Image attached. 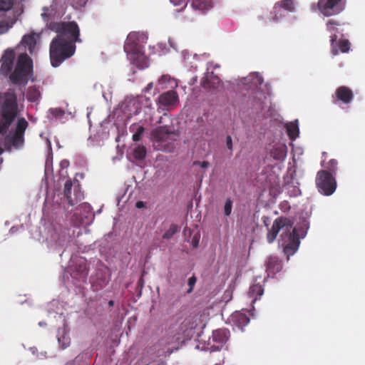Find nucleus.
I'll list each match as a JSON object with an SVG mask.
<instances>
[{
    "mask_svg": "<svg viewBox=\"0 0 365 365\" xmlns=\"http://www.w3.org/2000/svg\"><path fill=\"white\" fill-rule=\"evenodd\" d=\"M38 38L39 35L38 34L31 32L30 34L24 36L21 40V43L28 49L29 53L32 54Z\"/></svg>",
    "mask_w": 365,
    "mask_h": 365,
    "instance_id": "f3484780",
    "label": "nucleus"
},
{
    "mask_svg": "<svg viewBox=\"0 0 365 365\" xmlns=\"http://www.w3.org/2000/svg\"><path fill=\"white\" fill-rule=\"evenodd\" d=\"M293 222L286 217L277 218L269 230L267 239L269 243L273 242L280 230H282V245L285 255L289 257L298 250L300 241L296 227H293Z\"/></svg>",
    "mask_w": 365,
    "mask_h": 365,
    "instance_id": "f03ea898",
    "label": "nucleus"
},
{
    "mask_svg": "<svg viewBox=\"0 0 365 365\" xmlns=\"http://www.w3.org/2000/svg\"><path fill=\"white\" fill-rule=\"evenodd\" d=\"M284 16L285 14L283 12L282 9L277 4V3H276L274 5L272 11L270 13L271 20L273 22L277 23Z\"/></svg>",
    "mask_w": 365,
    "mask_h": 365,
    "instance_id": "bb28decb",
    "label": "nucleus"
},
{
    "mask_svg": "<svg viewBox=\"0 0 365 365\" xmlns=\"http://www.w3.org/2000/svg\"><path fill=\"white\" fill-rule=\"evenodd\" d=\"M193 165H200L201 168H204V169H206L208 168L209 166V163L207 162V161H202V162H200V161H198V160H196L193 163Z\"/></svg>",
    "mask_w": 365,
    "mask_h": 365,
    "instance_id": "37998d69",
    "label": "nucleus"
},
{
    "mask_svg": "<svg viewBox=\"0 0 365 365\" xmlns=\"http://www.w3.org/2000/svg\"><path fill=\"white\" fill-rule=\"evenodd\" d=\"M197 282V278L195 275H192L191 277L188 279V285L190 287V289L187 290V293H190L193 290V287Z\"/></svg>",
    "mask_w": 365,
    "mask_h": 365,
    "instance_id": "ea45409f",
    "label": "nucleus"
},
{
    "mask_svg": "<svg viewBox=\"0 0 365 365\" xmlns=\"http://www.w3.org/2000/svg\"><path fill=\"white\" fill-rule=\"evenodd\" d=\"M277 3L282 9L288 12H293L295 10L294 0H281Z\"/></svg>",
    "mask_w": 365,
    "mask_h": 365,
    "instance_id": "cd10ccee",
    "label": "nucleus"
},
{
    "mask_svg": "<svg viewBox=\"0 0 365 365\" xmlns=\"http://www.w3.org/2000/svg\"><path fill=\"white\" fill-rule=\"evenodd\" d=\"M232 208V201L228 198L226 200L224 206V214L225 216H229L231 214Z\"/></svg>",
    "mask_w": 365,
    "mask_h": 365,
    "instance_id": "4c0bfd02",
    "label": "nucleus"
},
{
    "mask_svg": "<svg viewBox=\"0 0 365 365\" xmlns=\"http://www.w3.org/2000/svg\"><path fill=\"white\" fill-rule=\"evenodd\" d=\"M108 305L110 307H113L114 305V301L113 300H109L108 301Z\"/></svg>",
    "mask_w": 365,
    "mask_h": 365,
    "instance_id": "09e8293b",
    "label": "nucleus"
},
{
    "mask_svg": "<svg viewBox=\"0 0 365 365\" xmlns=\"http://www.w3.org/2000/svg\"><path fill=\"white\" fill-rule=\"evenodd\" d=\"M286 130L291 140H295L299 135V130L297 121L290 122L286 125Z\"/></svg>",
    "mask_w": 365,
    "mask_h": 365,
    "instance_id": "a878e982",
    "label": "nucleus"
},
{
    "mask_svg": "<svg viewBox=\"0 0 365 365\" xmlns=\"http://www.w3.org/2000/svg\"><path fill=\"white\" fill-rule=\"evenodd\" d=\"M173 339L174 336H168L161 339L158 342V344L155 345L158 348H161V346H163V348L160 350V352L158 354L160 356H166L167 354H170L173 352V349L175 348L174 346H171Z\"/></svg>",
    "mask_w": 365,
    "mask_h": 365,
    "instance_id": "4468645a",
    "label": "nucleus"
},
{
    "mask_svg": "<svg viewBox=\"0 0 365 365\" xmlns=\"http://www.w3.org/2000/svg\"><path fill=\"white\" fill-rule=\"evenodd\" d=\"M231 321L234 325L242 329L250 322V318L245 313L236 312L231 315Z\"/></svg>",
    "mask_w": 365,
    "mask_h": 365,
    "instance_id": "a211bd4d",
    "label": "nucleus"
},
{
    "mask_svg": "<svg viewBox=\"0 0 365 365\" xmlns=\"http://www.w3.org/2000/svg\"><path fill=\"white\" fill-rule=\"evenodd\" d=\"M29 126V123L24 118L18 119L14 132L24 135L25 131Z\"/></svg>",
    "mask_w": 365,
    "mask_h": 365,
    "instance_id": "c85d7f7f",
    "label": "nucleus"
},
{
    "mask_svg": "<svg viewBox=\"0 0 365 365\" xmlns=\"http://www.w3.org/2000/svg\"><path fill=\"white\" fill-rule=\"evenodd\" d=\"M48 29L57 34L50 43V60L53 67L59 66L71 57L76 51V42H80V30L75 21H51Z\"/></svg>",
    "mask_w": 365,
    "mask_h": 365,
    "instance_id": "f257e3e1",
    "label": "nucleus"
},
{
    "mask_svg": "<svg viewBox=\"0 0 365 365\" xmlns=\"http://www.w3.org/2000/svg\"><path fill=\"white\" fill-rule=\"evenodd\" d=\"M152 86H153L152 83H149V84H148V86H146V88H145V91H148L150 89H151V88H152Z\"/></svg>",
    "mask_w": 365,
    "mask_h": 365,
    "instance_id": "de8ad7c7",
    "label": "nucleus"
},
{
    "mask_svg": "<svg viewBox=\"0 0 365 365\" xmlns=\"http://www.w3.org/2000/svg\"><path fill=\"white\" fill-rule=\"evenodd\" d=\"M220 83V79L213 72L207 73L202 78L201 86L203 88L207 91H211L217 88Z\"/></svg>",
    "mask_w": 365,
    "mask_h": 365,
    "instance_id": "f8f14e48",
    "label": "nucleus"
},
{
    "mask_svg": "<svg viewBox=\"0 0 365 365\" xmlns=\"http://www.w3.org/2000/svg\"><path fill=\"white\" fill-rule=\"evenodd\" d=\"M124 51L128 54L139 55L142 53V48L139 44V34L137 32H130L125 41Z\"/></svg>",
    "mask_w": 365,
    "mask_h": 365,
    "instance_id": "423d86ee",
    "label": "nucleus"
},
{
    "mask_svg": "<svg viewBox=\"0 0 365 365\" xmlns=\"http://www.w3.org/2000/svg\"><path fill=\"white\" fill-rule=\"evenodd\" d=\"M263 78L257 73H252L242 80V83L247 86L249 88H258L263 83Z\"/></svg>",
    "mask_w": 365,
    "mask_h": 365,
    "instance_id": "2eb2a0df",
    "label": "nucleus"
},
{
    "mask_svg": "<svg viewBox=\"0 0 365 365\" xmlns=\"http://www.w3.org/2000/svg\"><path fill=\"white\" fill-rule=\"evenodd\" d=\"M145 202L143 201H138L135 204V207L138 208H143L145 207Z\"/></svg>",
    "mask_w": 365,
    "mask_h": 365,
    "instance_id": "49530a36",
    "label": "nucleus"
},
{
    "mask_svg": "<svg viewBox=\"0 0 365 365\" xmlns=\"http://www.w3.org/2000/svg\"><path fill=\"white\" fill-rule=\"evenodd\" d=\"M58 341L62 349L68 347L71 342L70 338L66 336L64 331H62L61 336H58Z\"/></svg>",
    "mask_w": 365,
    "mask_h": 365,
    "instance_id": "72a5a7b5",
    "label": "nucleus"
},
{
    "mask_svg": "<svg viewBox=\"0 0 365 365\" xmlns=\"http://www.w3.org/2000/svg\"><path fill=\"white\" fill-rule=\"evenodd\" d=\"M334 97L336 101L349 104L354 99V93L349 88L341 86L336 89Z\"/></svg>",
    "mask_w": 365,
    "mask_h": 365,
    "instance_id": "9b49d317",
    "label": "nucleus"
},
{
    "mask_svg": "<svg viewBox=\"0 0 365 365\" xmlns=\"http://www.w3.org/2000/svg\"><path fill=\"white\" fill-rule=\"evenodd\" d=\"M264 294V289L259 283L253 284L248 291V297L251 299L252 303H255Z\"/></svg>",
    "mask_w": 365,
    "mask_h": 365,
    "instance_id": "412c9836",
    "label": "nucleus"
},
{
    "mask_svg": "<svg viewBox=\"0 0 365 365\" xmlns=\"http://www.w3.org/2000/svg\"><path fill=\"white\" fill-rule=\"evenodd\" d=\"M72 182L71 180H67L64 184L63 193L66 197L68 200L71 199V189H72Z\"/></svg>",
    "mask_w": 365,
    "mask_h": 365,
    "instance_id": "f704fd0d",
    "label": "nucleus"
},
{
    "mask_svg": "<svg viewBox=\"0 0 365 365\" xmlns=\"http://www.w3.org/2000/svg\"><path fill=\"white\" fill-rule=\"evenodd\" d=\"M26 96L28 101L38 103L41 98V94L39 91V88L36 86L29 87Z\"/></svg>",
    "mask_w": 365,
    "mask_h": 365,
    "instance_id": "5701e85b",
    "label": "nucleus"
},
{
    "mask_svg": "<svg viewBox=\"0 0 365 365\" xmlns=\"http://www.w3.org/2000/svg\"><path fill=\"white\" fill-rule=\"evenodd\" d=\"M9 29L7 24L0 22V35L6 33Z\"/></svg>",
    "mask_w": 365,
    "mask_h": 365,
    "instance_id": "a19ab883",
    "label": "nucleus"
},
{
    "mask_svg": "<svg viewBox=\"0 0 365 365\" xmlns=\"http://www.w3.org/2000/svg\"><path fill=\"white\" fill-rule=\"evenodd\" d=\"M337 164L338 163L336 160L331 159L327 163L326 165H322V166L328 169L333 175V173H335L336 171Z\"/></svg>",
    "mask_w": 365,
    "mask_h": 365,
    "instance_id": "c9c22d12",
    "label": "nucleus"
},
{
    "mask_svg": "<svg viewBox=\"0 0 365 365\" xmlns=\"http://www.w3.org/2000/svg\"><path fill=\"white\" fill-rule=\"evenodd\" d=\"M331 42V52L332 55L336 56L339 51L341 53H346L350 48V42L347 39H339L337 40L336 34H331L330 36Z\"/></svg>",
    "mask_w": 365,
    "mask_h": 365,
    "instance_id": "6e6552de",
    "label": "nucleus"
},
{
    "mask_svg": "<svg viewBox=\"0 0 365 365\" xmlns=\"http://www.w3.org/2000/svg\"><path fill=\"white\" fill-rule=\"evenodd\" d=\"M226 145L228 150H232L233 145H232V139L230 135H227L226 137Z\"/></svg>",
    "mask_w": 365,
    "mask_h": 365,
    "instance_id": "79ce46f5",
    "label": "nucleus"
},
{
    "mask_svg": "<svg viewBox=\"0 0 365 365\" xmlns=\"http://www.w3.org/2000/svg\"><path fill=\"white\" fill-rule=\"evenodd\" d=\"M191 6L195 11L203 14L212 8V3L210 0H190Z\"/></svg>",
    "mask_w": 365,
    "mask_h": 365,
    "instance_id": "4be33fe9",
    "label": "nucleus"
},
{
    "mask_svg": "<svg viewBox=\"0 0 365 365\" xmlns=\"http://www.w3.org/2000/svg\"><path fill=\"white\" fill-rule=\"evenodd\" d=\"M175 133L168 126H159L156 128L153 129L151 133V135L154 140L158 142H165L168 140H173L171 138L172 135H174Z\"/></svg>",
    "mask_w": 365,
    "mask_h": 365,
    "instance_id": "9d476101",
    "label": "nucleus"
},
{
    "mask_svg": "<svg viewBox=\"0 0 365 365\" xmlns=\"http://www.w3.org/2000/svg\"><path fill=\"white\" fill-rule=\"evenodd\" d=\"M133 157L138 160H143L146 156V148L143 145H139L136 147L133 150Z\"/></svg>",
    "mask_w": 365,
    "mask_h": 365,
    "instance_id": "c756f323",
    "label": "nucleus"
},
{
    "mask_svg": "<svg viewBox=\"0 0 365 365\" xmlns=\"http://www.w3.org/2000/svg\"><path fill=\"white\" fill-rule=\"evenodd\" d=\"M178 231V226L175 224L170 225L169 229L163 235V239H170Z\"/></svg>",
    "mask_w": 365,
    "mask_h": 365,
    "instance_id": "7c9ffc66",
    "label": "nucleus"
},
{
    "mask_svg": "<svg viewBox=\"0 0 365 365\" xmlns=\"http://www.w3.org/2000/svg\"><path fill=\"white\" fill-rule=\"evenodd\" d=\"M316 185L321 194L329 196L336 190V181L330 172L322 170L317 174Z\"/></svg>",
    "mask_w": 365,
    "mask_h": 365,
    "instance_id": "20e7f679",
    "label": "nucleus"
},
{
    "mask_svg": "<svg viewBox=\"0 0 365 365\" xmlns=\"http://www.w3.org/2000/svg\"><path fill=\"white\" fill-rule=\"evenodd\" d=\"M346 0H319L318 8L325 16L337 15L345 9Z\"/></svg>",
    "mask_w": 365,
    "mask_h": 365,
    "instance_id": "39448f33",
    "label": "nucleus"
},
{
    "mask_svg": "<svg viewBox=\"0 0 365 365\" xmlns=\"http://www.w3.org/2000/svg\"><path fill=\"white\" fill-rule=\"evenodd\" d=\"M262 220H263L264 225L266 227H268L269 225V220H270L269 217H267V216H264V217H262Z\"/></svg>",
    "mask_w": 365,
    "mask_h": 365,
    "instance_id": "a18cd8bd",
    "label": "nucleus"
},
{
    "mask_svg": "<svg viewBox=\"0 0 365 365\" xmlns=\"http://www.w3.org/2000/svg\"><path fill=\"white\" fill-rule=\"evenodd\" d=\"M340 25L341 24L339 21L334 19H329L326 24L327 30L331 34H334L333 32L336 31L337 30L336 27Z\"/></svg>",
    "mask_w": 365,
    "mask_h": 365,
    "instance_id": "473e14b6",
    "label": "nucleus"
},
{
    "mask_svg": "<svg viewBox=\"0 0 365 365\" xmlns=\"http://www.w3.org/2000/svg\"><path fill=\"white\" fill-rule=\"evenodd\" d=\"M6 143L16 149L21 148L24 143V135L16 132H10L5 138Z\"/></svg>",
    "mask_w": 365,
    "mask_h": 365,
    "instance_id": "dca6fc26",
    "label": "nucleus"
},
{
    "mask_svg": "<svg viewBox=\"0 0 365 365\" xmlns=\"http://www.w3.org/2000/svg\"><path fill=\"white\" fill-rule=\"evenodd\" d=\"M170 2L175 6H180L184 5L180 9H175L174 11V14L176 18L180 19L182 21L192 20V18L188 17L187 15H182L181 13L185 14L187 13L186 10V4H185V0H170Z\"/></svg>",
    "mask_w": 365,
    "mask_h": 365,
    "instance_id": "aec40b11",
    "label": "nucleus"
},
{
    "mask_svg": "<svg viewBox=\"0 0 365 365\" xmlns=\"http://www.w3.org/2000/svg\"><path fill=\"white\" fill-rule=\"evenodd\" d=\"M76 271L79 273L80 278L84 280L88 274V269L86 267V264L84 262H82L79 265L78 267L76 269Z\"/></svg>",
    "mask_w": 365,
    "mask_h": 365,
    "instance_id": "2f4dec72",
    "label": "nucleus"
},
{
    "mask_svg": "<svg viewBox=\"0 0 365 365\" xmlns=\"http://www.w3.org/2000/svg\"><path fill=\"white\" fill-rule=\"evenodd\" d=\"M230 331L226 329H220L213 331L212 339L220 344H225L229 339Z\"/></svg>",
    "mask_w": 365,
    "mask_h": 365,
    "instance_id": "b1692460",
    "label": "nucleus"
},
{
    "mask_svg": "<svg viewBox=\"0 0 365 365\" xmlns=\"http://www.w3.org/2000/svg\"><path fill=\"white\" fill-rule=\"evenodd\" d=\"M15 57L16 54L13 49L8 48L4 51L0 59V71L3 76H8L12 71Z\"/></svg>",
    "mask_w": 365,
    "mask_h": 365,
    "instance_id": "0eeeda50",
    "label": "nucleus"
},
{
    "mask_svg": "<svg viewBox=\"0 0 365 365\" xmlns=\"http://www.w3.org/2000/svg\"><path fill=\"white\" fill-rule=\"evenodd\" d=\"M170 79V78L169 76H163L160 79H159V83H166L168 81H169Z\"/></svg>",
    "mask_w": 365,
    "mask_h": 365,
    "instance_id": "c03bdc74",
    "label": "nucleus"
},
{
    "mask_svg": "<svg viewBox=\"0 0 365 365\" xmlns=\"http://www.w3.org/2000/svg\"><path fill=\"white\" fill-rule=\"evenodd\" d=\"M282 269V262L275 256H270L266 262V271L268 276H274Z\"/></svg>",
    "mask_w": 365,
    "mask_h": 365,
    "instance_id": "ddd939ff",
    "label": "nucleus"
},
{
    "mask_svg": "<svg viewBox=\"0 0 365 365\" xmlns=\"http://www.w3.org/2000/svg\"><path fill=\"white\" fill-rule=\"evenodd\" d=\"M14 0H0V11L9 10L13 4Z\"/></svg>",
    "mask_w": 365,
    "mask_h": 365,
    "instance_id": "e433bc0d",
    "label": "nucleus"
},
{
    "mask_svg": "<svg viewBox=\"0 0 365 365\" xmlns=\"http://www.w3.org/2000/svg\"><path fill=\"white\" fill-rule=\"evenodd\" d=\"M158 102L160 106L171 107L178 103L179 97L176 91L171 90L160 95Z\"/></svg>",
    "mask_w": 365,
    "mask_h": 365,
    "instance_id": "1a4fd4ad",
    "label": "nucleus"
},
{
    "mask_svg": "<svg viewBox=\"0 0 365 365\" xmlns=\"http://www.w3.org/2000/svg\"><path fill=\"white\" fill-rule=\"evenodd\" d=\"M32 70V60L26 53H21L14 71L9 74V79L14 85L27 83L28 76Z\"/></svg>",
    "mask_w": 365,
    "mask_h": 365,
    "instance_id": "7ed1b4c3",
    "label": "nucleus"
},
{
    "mask_svg": "<svg viewBox=\"0 0 365 365\" xmlns=\"http://www.w3.org/2000/svg\"><path fill=\"white\" fill-rule=\"evenodd\" d=\"M287 147L284 144L276 145L271 150V156L277 160H284L287 156Z\"/></svg>",
    "mask_w": 365,
    "mask_h": 365,
    "instance_id": "6ab92c4d",
    "label": "nucleus"
},
{
    "mask_svg": "<svg viewBox=\"0 0 365 365\" xmlns=\"http://www.w3.org/2000/svg\"><path fill=\"white\" fill-rule=\"evenodd\" d=\"M130 131L133 133L132 139L135 142L140 141L142 138V136L145 132V128L143 125H138L137 123H133L130 126Z\"/></svg>",
    "mask_w": 365,
    "mask_h": 365,
    "instance_id": "393cba45",
    "label": "nucleus"
},
{
    "mask_svg": "<svg viewBox=\"0 0 365 365\" xmlns=\"http://www.w3.org/2000/svg\"><path fill=\"white\" fill-rule=\"evenodd\" d=\"M50 113L53 118H61L64 115V111L61 108H51L49 110Z\"/></svg>",
    "mask_w": 365,
    "mask_h": 365,
    "instance_id": "58836bf2",
    "label": "nucleus"
}]
</instances>
